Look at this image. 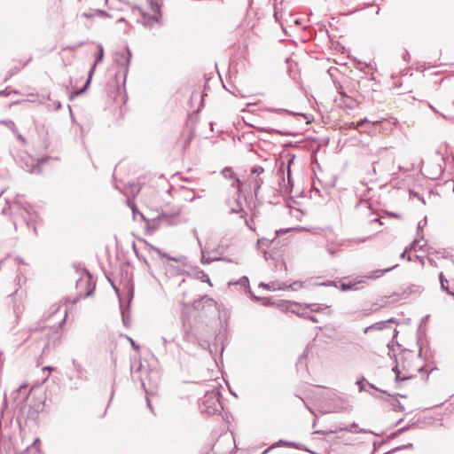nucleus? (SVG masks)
Masks as SVG:
<instances>
[{
    "mask_svg": "<svg viewBox=\"0 0 454 454\" xmlns=\"http://www.w3.org/2000/svg\"><path fill=\"white\" fill-rule=\"evenodd\" d=\"M145 1V5L133 7L131 12L137 21L142 23L145 27H153L161 17L160 12V0Z\"/></svg>",
    "mask_w": 454,
    "mask_h": 454,
    "instance_id": "obj_1",
    "label": "nucleus"
},
{
    "mask_svg": "<svg viewBox=\"0 0 454 454\" xmlns=\"http://www.w3.org/2000/svg\"><path fill=\"white\" fill-rule=\"evenodd\" d=\"M315 403L313 406L315 408L312 411L313 413L327 414L331 412H339L342 410V407L334 404L336 399H313Z\"/></svg>",
    "mask_w": 454,
    "mask_h": 454,
    "instance_id": "obj_2",
    "label": "nucleus"
},
{
    "mask_svg": "<svg viewBox=\"0 0 454 454\" xmlns=\"http://www.w3.org/2000/svg\"><path fill=\"white\" fill-rule=\"evenodd\" d=\"M285 309L294 314H296L301 318L308 319L313 323H317L318 320L315 316L310 315L305 311L304 303L286 301L284 305Z\"/></svg>",
    "mask_w": 454,
    "mask_h": 454,
    "instance_id": "obj_3",
    "label": "nucleus"
},
{
    "mask_svg": "<svg viewBox=\"0 0 454 454\" xmlns=\"http://www.w3.org/2000/svg\"><path fill=\"white\" fill-rule=\"evenodd\" d=\"M130 58H131V52L129 51V49H125L124 51H121L116 53L115 62L119 66L123 67L124 71H127L128 67L130 62Z\"/></svg>",
    "mask_w": 454,
    "mask_h": 454,
    "instance_id": "obj_4",
    "label": "nucleus"
},
{
    "mask_svg": "<svg viewBox=\"0 0 454 454\" xmlns=\"http://www.w3.org/2000/svg\"><path fill=\"white\" fill-rule=\"evenodd\" d=\"M239 141L247 146V151L252 152L254 150V144L255 143V136L252 129L244 131L239 137Z\"/></svg>",
    "mask_w": 454,
    "mask_h": 454,
    "instance_id": "obj_5",
    "label": "nucleus"
},
{
    "mask_svg": "<svg viewBox=\"0 0 454 454\" xmlns=\"http://www.w3.org/2000/svg\"><path fill=\"white\" fill-rule=\"evenodd\" d=\"M259 58L261 67H265L269 59L271 58V51L269 50L267 44L264 42L260 43Z\"/></svg>",
    "mask_w": 454,
    "mask_h": 454,
    "instance_id": "obj_6",
    "label": "nucleus"
},
{
    "mask_svg": "<svg viewBox=\"0 0 454 454\" xmlns=\"http://www.w3.org/2000/svg\"><path fill=\"white\" fill-rule=\"evenodd\" d=\"M337 91L340 94V100L342 101L346 106L352 107L353 105V98L352 96H348L347 92L344 90L343 86L340 83L336 86Z\"/></svg>",
    "mask_w": 454,
    "mask_h": 454,
    "instance_id": "obj_7",
    "label": "nucleus"
},
{
    "mask_svg": "<svg viewBox=\"0 0 454 454\" xmlns=\"http://www.w3.org/2000/svg\"><path fill=\"white\" fill-rule=\"evenodd\" d=\"M241 118L244 121V123L247 126V128L249 129H253L254 128V122L255 121L254 119V116L252 113V110L248 109H244L242 110V114H241Z\"/></svg>",
    "mask_w": 454,
    "mask_h": 454,
    "instance_id": "obj_8",
    "label": "nucleus"
},
{
    "mask_svg": "<svg viewBox=\"0 0 454 454\" xmlns=\"http://www.w3.org/2000/svg\"><path fill=\"white\" fill-rule=\"evenodd\" d=\"M287 231H288V230H284V229L276 230L274 231V233L272 234V237H270V238L262 237V238L257 239V247L265 245L266 242H270V243L273 242L277 239V237H278L279 234H284V233H286Z\"/></svg>",
    "mask_w": 454,
    "mask_h": 454,
    "instance_id": "obj_9",
    "label": "nucleus"
},
{
    "mask_svg": "<svg viewBox=\"0 0 454 454\" xmlns=\"http://www.w3.org/2000/svg\"><path fill=\"white\" fill-rule=\"evenodd\" d=\"M356 385L358 386L359 387V390L362 392V391H366L368 392L370 395H373L372 392H371L370 390H366L365 387L367 386L370 389H373V390H376V391H380L381 392L380 389L376 388L372 384L369 383L364 377H362L361 379L357 380L356 382Z\"/></svg>",
    "mask_w": 454,
    "mask_h": 454,
    "instance_id": "obj_10",
    "label": "nucleus"
},
{
    "mask_svg": "<svg viewBox=\"0 0 454 454\" xmlns=\"http://www.w3.org/2000/svg\"><path fill=\"white\" fill-rule=\"evenodd\" d=\"M204 405L207 408L208 413H214L219 411V408H222V404L219 399H207V402Z\"/></svg>",
    "mask_w": 454,
    "mask_h": 454,
    "instance_id": "obj_11",
    "label": "nucleus"
},
{
    "mask_svg": "<svg viewBox=\"0 0 454 454\" xmlns=\"http://www.w3.org/2000/svg\"><path fill=\"white\" fill-rule=\"evenodd\" d=\"M259 286L266 288L268 290H285L286 289V286L284 283H281L279 281H272L269 284H265L263 282H261L259 284Z\"/></svg>",
    "mask_w": 454,
    "mask_h": 454,
    "instance_id": "obj_12",
    "label": "nucleus"
},
{
    "mask_svg": "<svg viewBox=\"0 0 454 454\" xmlns=\"http://www.w3.org/2000/svg\"><path fill=\"white\" fill-rule=\"evenodd\" d=\"M395 267H397V264L394 265L393 267L387 268V269L374 270V271L369 273L367 276H365V278H371V279L379 278L382 275H384L385 273H387V272L392 270L393 269H395Z\"/></svg>",
    "mask_w": 454,
    "mask_h": 454,
    "instance_id": "obj_13",
    "label": "nucleus"
},
{
    "mask_svg": "<svg viewBox=\"0 0 454 454\" xmlns=\"http://www.w3.org/2000/svg\"><path fill=\"white\" fill-rule=\"evenodd\" d=\"M304 308L309 309L311 312L320 313L324 308L328 309L330 306L319 303H304Z\"/></svg>",
    "mask_w": 454,
    "mask_h": 454,
    "instance_id": "obj_14",
    "label": "nucleus"
},
{
    "mask_svg": "<svg viewBox=\"0 0 454 454\" xmlns=\"http://www.w3.org/2000/svg\"><path fill=\"white\" fill-rule=\"evenodd\" d=\"M73 365H74V370L79 378H81V379L86 378L87 371L80 363L74 361Z\"/></svg>",
    "mask_w": 454,
    "mask_h": 454,
    "instance_id": "obj_15",
    "label": "nucleus"
},
{
    "mask_svg": "<svg viewBox=\"0 0 454 454\" xmlns=\"http://www.w3.org/2000/svg\"><path fill=\"white\" fill-rule=\"evenodd\" d=\"M359 283H361V281H358V282H349V283H342L340 286V289L342 292H347V291H349V290H356L357 289L356 286Z\"/></svg>",
    "mask_w": 454,
    "mask_h": 454,
    "instance_id": "obj_16",
    "label": "nucleus"
},
{
    "mask_svg": "<svg viewBox=\"0 0 454 454\" xmlns=\"http://www.w3.org/2000/svg\"><path fill=\"white\" fill-rule=\"evenodd\" d=\"M98 56L96 58V60H95V63L93 65V67H91L90 71V76L92 74V73L94 72V69H95V67L96 65L100 62L103 59V55H104V49H103V46L102 45H98Z\"/></svg>",
    "mask_w": 454,
    "mask_h": 454,
    "instance_id": "obj_17",
    "label": "nucleus"
},
{
    "mask_svg": "<svg viewBox=\"0 0 454 454\" xmlns=\"http://www.w3.org/2000/svg\"><path fill=\"white\" fill-rule=\"evenodd\" d=\"M439 278H440V283H441V288L443 291L447 292L449 294L454 295V293L450 292L449 290L448 280L445 278V277L443 276V274L442 272L439 275Z\"/></svg>",
    "mask_w": 454,
    "mask_h": 454,
    "instance_id": "obj_18",
    "label": "nucleus"
},
{
    "mask_svg": "<svg viewBox=\"0 0 454 454\" xmlns=\"http://www.w3.org/2000/svg\"><path fill=\"white\" fill-rule=\"evenodd\" d=\"M259 111H263L265 110L264 108H259L258 109ZM267 111H270V112H274V113H277V114H291V115H294L295 114L294 112H291L289 110H286V109H284V108H270V109H266Z\"/></svg>",
    "mask_w": 454,
    "mask_h": 454,
    "instance_id": "obj_19",
    "label": "nucleus"
},
{
    "mask_svg": "<svg viewBox=\"0 0 454 454\" xmlns=\"http://www.w3.org/2000/svg\"><path fill=\"white\" fill-rule=\"evenodd\" d=\"M390 322H394V319L390 318L387 321L377 322V323H375V324H373L372 325L373 326V329H375V330H382L384 328L385 325L387 323H390Z\"/></svg>",
    "mask_w": 454,
    "mask_h": 454,
    "instance_id": "obj_20",
    "label": "nucleus"
},
{
    "mask_svg": "<svg viewBox=\"0 0 454 454\" xmlns=\"http://www.w3.org/2000/svg\"><path fill=\"white\" fill-rule=\"evenodd\" d=\"M84 16L87 17V18H91V17H95V16L109 17V15H107L105 12L99 11V10L95 11L91 14L84 13Z\"/></svg>",
    "mask_w": 454,
    "mask_h": 454,
    "instance_id": "obj_21",
    "label": "nucleus"
},
{
    "mask_svg": "<svg viewBox=\"0 0 454 454\" xmlns=\"http://www.w3.org/2000/svg\"><path fill=\"white\" fill-rule=\"evenodd\" d=\"M302 286V283L301 281H294L292 284H290L288 286H286V289H292L294 291H296L300 289Z\"/></svg>",
    "mask_w": 454,
    "mask_h": 454,
    "instance_id": "obj_22",
    "label": "nucleus"
},
{
    "mask_svg": "<svg viewBox=\"0 0 454 454\" xmlns=\"http://www.w3.org/2000/svg\"><path fill=\"white\" fill-rule=\"evenodd\" d=\"M393 403H392V406H393V409L395 411H404V407L402 406L399 402H398V399H393Z\"/></svg>",
    "mask_w": 454,
    "mask_h": 454,
    "instance_id": "obj_23",
    "label": "nucleus"
},
{
    "mask_svg": "<svg viewBox=\"0 0 454 454\" xmlns=\"http://www.w3.org/2000/svg\"><path fill=\"white\" fill-rule=\"evenodd\" d=\"M419 239H415V240H413V242H412V243H411V244H410V246H409V247H407L404 249V251H406V254H407V253H409V252H411V250H416V247H417V246L419 245Z\"/></svg>",
    "mask_w": 454,
    "mask_h": 454,
    "instance_id": "obj_24",
    "label": "nucleus"
},
{
    "mask_svg": "<svg viewBox=\"0 0 454 454\" xmlns=\"http://www.w3.org/2000/svg\"><path fill=\"white\" fill-rule=\"evenodd\" d=\"M371 122L372 123L373 125H378L380 123L382 122L381 120H376V121H369L367 118H364V119H361L358 122H357V126H361L364 122Z\"/></svg>",
    "mask_w": 454,
    "mask_h": 454,
    "instance_id": "obj_25",
    "label": "nucleus"
},
{
    "mask_svg": "<svg viewBox=\"0 0 454 454\" xmlns=\"http://www.w3.org/2000/svg\"><path fill=\"white\" fill-rule=\"evenodd\" d=\"M239 284L244 287L245 292H247L249 289L247 278H246V277L242 278L240 279V281L239 282Z\"/></svg>",
    "mask_w": 454,
    "mask_h": 454,
    "instance_id": "obj_26",
    "label": "nucleus"
},
{
    "mask_svg": "<svg viewBox=\"0 0 454 454\" xmlns=\"http://www.w3.org/2000/svg\"><path fill=\"white\" fill-rule=\"evenodd\" d=\"M371 313H372L371 310L365 309V310H363V311H357V312H354V313H349V315L357 314V317H363L369 316Z\"/></svg>",
    "mask_w": 454,
    "mask_h": 454,
    "instance_id": "obj_27",
    "label": "nucleus"
},
{
    "mask_svg": "<svg viewBox=\"0 0 454 454\" xmlns=\"http://www.w3.org/2000/svg\"><path fill=\"white\" fill-rule=\"evenodd\" d=\"M18 392H19V395H27L29 394V392H27V385L20 386L18 389Z\"/></svg>",
    "mask_w": 454,
    "mask_h": 454,
    "instance_id": "obj_28",
    "label": "nucleus"
},
{
    "mask_svg": "<svg viewBox=\"0 0 454 454\" xmlns=\"http://www.w3.org/2000/svg\"><path fill=\"white\" fill-rule=\"evenodd\" d=\"M0 123H3L4 125H6L8 128H10L13 132H15V129H16V127H15V124L13 121H1Z\"/></svg>",
    "mask_w": 454,
    "mask_h": 454,
    "instance_id": "obj_29",
    "label": "nucleus"
},
{
    "mask_svg": "<svg viewBox=\"0 0 454 454\" xmlns=\"http://www.w3.org/2000/svg\"><path fill=\"white\" fill-rule=\"evenodd\" d=\"M223 175L225 176V177H230L231 178L232 177V171L231 168H224L223 170Z\"/></svg>",
    "mask_w": 454,
    "mask_h": 454,
    "instance_id": "obj_30",
    "label": "nucleus"
},
{
    "mask_svg": "<svg viewBox=\"0 0 454 454\" xmlns=\"http://www.w3.org/2000/svg\"><path fill=\"white\" fill-rule=\"evenodd\" d=\"M318 286H335L337 287V284L334 281H329V282H324L317 284Z\"/></svg>",
    "mask_w": 454,
    "mask_h": 454,
    "instance_id": "obj_31",
    "label": "nucleus"
},
{
    "mask_svg": "<svg viewBox=\"0 0 454 454\" xmlns=\"http://www.w3.org/2000/svg\"><path fill=\"white\" fill-rule=\"evenodd\" d=\"M326 251L332 255V256H334L335 255V250L333 249V246L332 245H327L326 246Z\"/></svg>",
    "mask_w": 454,
    "mask_h": 454,
    "instance_id": "obj_32",
    "label": "nucleus"
},
{
    "mask_svg": "<svg viewBox=\"0 0 454 454\" xmlns=\"http://www.w3.org/2000/svg\"><path fill=\"white\" fill-rule=\"evenodd\" d=\"M400 258L401 259H405L406 258L409 262H411L413 260V258L411 255L406 256V251H403L401 254Z\"/></svg>",
    "mask_w": 454,
    "mask_h": 454,
    "instance_id": "obj_33",
    "label": "nucleus"
},
{
    "mask_svg": "<svg viewBox=\"0 0 454 454\" xmlns=\"http://www.w3.org/2000/svg\"><path fill=\"white\" fill-rule=\"evenodd\" d=\"M153 250H155V251H156V252H157L160 256H162V257H167V258H168L167 254H164V253H162L159 248H155V247H153ZM168 259H170V257H168ZM171 260L176 261V260H175V259H173V258H171Z\"/></svg>",
    "mask_w": 454,
    "mask_h": 454,
    "instance_id": "obj_34",
    "label": "nucleus"
},
{
    "mask_svg": "<svg viewBox=\"0 0 454 454\" xmlns=\"http://www.w3.org/2000/svg\"><path fill=\"white\" fill-rule=\"evenodd\" d=\"M427 224V217L420 221L418 224V229H422Z\"/></svg>",
    "mask_w": 454,
    "mask_h": 454,
    "instance_id": "obj_35",
    "label": "nucleus"
},
{
    "mask_svg": "<svg viewBox=\"0 0 454 454\" xmlns=\"http://www.w3.org/2000/svg\"><path fill=\"white\" fill-rule=\"evenodd\" d=\"M287 182H288V184L293 186V181H292V178H291V170H290L289 168H288V171H287Z\"/></svg>",
    "mask_w": 454,
    "mask_h": 454,
    "instance_id": "obj_36",
    "label": "nucleus"
},
{
    "mask_svg": "<svg viewBox=\"0 0 454 454\" xmlns=\"http://www.w3.org/2000/svg\"><path fill=\"white\" fill-rule=\"evenodd\" d=\"M414 259L417 260L418 262H419L422 265H424L425 263V261H424V258L419 256V255H415L414 256Z\"/></svg>",
    "mask_w": 454,
    "mask_h": 454,
    "instance_id": "obj_37",
    "label": "nucleus"
},
{
    "mask_svg": "<svg viewBox=\"0 0 454 454\" xmlns=\"http://www.w3.org/2000/svg\"><path fill=\"white\" fill-rule=\"evenodd\" d=\"M263 171L264 168L262 167L257 166V176H259Z\"/></svg>",
    "mask_w": 454,
    "mask_h": 454,
    "instance_id": "obj_38",
    "label": "nucleus"
},
{
    "mask_svg": "<svg viewBox=\"0 0 454 454\" xmlns=\"http://www.w3.org/2000/svg\"><path fill=\"white\" fill-rule=\"evenodd\" d=\"M130 343H131V346L135 348V349H138L139 347L133 341L132 339L129 338Z\"/></svg>",
    "mask_w": 454,
    "mask_h": 454,
    "instance_id": "obj_39",
    "label": "nucleus"
},
{
    "mask_svg": "<svg viewBox=\"0 0 454 454\" xmlns=\"http://www.w3.org/2000/svg\"><path fill=\"white\" fill-rule=\"evenodd\" d=\"M372 329H373L372 325L367 326V327L364 328V333H367L369 331H371Z\"/></svg>",
    "mask_w": 454,
    "mask_h": 454,
    "instance_id": "obj_40",
    "label": "nucleus"
},
{
    "mask_svg": "<svg viewBox=\"0 0 454 454\" xmlns=\"http://www.w3.org/2000/svg\"><path fill=\"white\" fill-rule=\"evenodd\" d=\"M335 432H337V430H333V431H322V432H320V434H329L331 433H335ZM317 433H319V431Z\"/></svg>",
    "mask_w": 454,
    "mask_h": 454,
    "instance_id": "obj_41",
    "label": "nucleus"
},
{
    "mask_svg": "<svg viewBox=\"0 0 454 454\" xmlns=\"http://www.w3.org/2000/svg\"><path fill=\"white\" fill-rule=\"evenodd\" d=\"M389 397H400V398H403V397H405V395H401V394H397V395H389Z\"/></svg>",
    "mask_w": 454,
    "mask_h": 454,
    "instance_id": "obj_42",
    "label": "nucleus"
},
{
    "mask_svg": "<svg viewBox=\"0 0 454 454\" xmlns=\"http://www.w3.org/2000/svg\"><path fill=\"white\" fill-rule=\"evenodd\" d=\"M233 186H239V179H235L233 184H232Z\"/></svg>",
    "mask_w": 454,
    "mask_h": 454,
    "instance_id": "obj_43",
    "label": "nucleus"
},
{
    "mask_svg": "<svg viewBox=\"0 0 454 454\" xmlns=\"http://www.w3.org/2000/svg\"><path fill=\"white\" fill-rule=\"evenodd\" d=\"M256 301H262V303L265 305L266 304V299L262 298V299H260L259 297L256 298Z\"/></svg>",
    "mask_w": 454,
    "mask_h": 454,
    "instance_id": "obj_44",
    "label": "nucleus"
},
{
    "mask_svg": "<svg viewBox=\"0 0 454 454\" xmlns=\"http://www.w3.org/2000/svg\"><path fill=\"white\" fill-rule=\"evenodd\" d=\"M272 448H273V446H271V447H270V448L266 449L265 450H263V451L262 452V454H266V453H267L270 449H272Z\"/></svg>",
    "mask_w": 454,
    "mask_h": 454,
    "instance_id": "obj_45",
    "label": "nucleus"
},
{
    "mask_svg": "<svg viewBox=\"0 0 454 454\" xmlns=\"http://www.w3.org/2000/svg\"><path fill=\"white\" fill-rule=\"evenodd\" d=\"M274 17H275L276 20H278V21L279 20V19H278V13L277 12H275V13H274Z\"/></svg>",
    "mask_w": 454,
    "mask_h": 454,
    "instance_id": "obj_46",
    "label": "nucleus"
},
{
    "mask_svg": "<svg viewBox=\"0 0 454 454\" xmlns=\"http://www.w3.org/2000/svg\"><path fill=\"white\" fill-rule=\"evenodd\" d=\"M450 103L451 104L452 106H454V98L450 99Z\"/></svg>",
    "mask_w": 454,
    "mask_h": 454,
    "instance_id": "obj_47",
    "label": "nucleus"
},
{
    "mask_svg": "<svg viewBox=\"0 0 454 454\" xmlns=\"http://www.w3.org/2000/svg\"><path fill=\"white\" fill-rule=\"evenodd\" d=\"M18 139L21 140L22 142H24V139L22 138V137L20 135H18L17 136Z\"/></svg>",
    "mask_w": 454,
    "mask_h": 454,
    "instance_id": "obj_48",
    "label": "nucleus"
},
{
    "mask_svg": "<svg viewBox=\"0 0 454 454\" xmlns=\"http://www.w3.org/2000/svg\"><path fill=\"white\" fill-rule=\"evenodd\" d=\"M425 243H427V242L425 241ZM425 245H426V244L421 245V246L419 247V249H422V248H423V247H424Z\"/></svg>",
    "mask_w": 454,
    "mask_h": 454,
    "instance_id": "obj_49",
    "label": "nucleus"
}]
</instances>
